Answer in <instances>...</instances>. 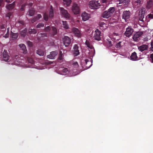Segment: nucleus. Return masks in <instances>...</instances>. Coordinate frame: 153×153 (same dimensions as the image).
Returning a JSON list of instances; mask_svg holds the SVG:
<instances>
[{
    "instance_id": "f257e3e1",
    "label": "nucleus",
    "mask_w": 153,
    "mask_h": 153,
    "mask_svg": "<svg viewBox=\"0 0 153 153\" xmlns=\"http://www.w3.org/2000/svg\"><path fill=\"white\" fill-rule=\"evenodd\" d=\"M78 68V65L77 62H74L72 63V66L70 68L69 71L66 68H64L62 69V71L59 74L62 75L67 74L68 76H71L76 75L79 73L77 71V69ZM60 71H61V70Z\"/></svg>"
},
{
    "instance_id": "f03ea898",
    "label": "nucleus",
    "mask_w": 153,
    "mask_h": 153,
    "mask_svg": "<svg viewBox=\"0 0 153 153\" xmlns=\"http://www.w3.org/2000/svg\"><path fill=\"white\" fill-rule=\"evenodd\" d=\"M102 5L99 1L95 0H93L90 1L88 4L89 7L92 9L95 10L98 9L100 6Z\"/></svg>"
},
{
    "instance_id": "7ed1b4c3",
    "label": "nucleus",
    "mask_w": 153,
    "mask_h": 153,
    "mask_svg": "<svg viewBox=\"0 0 153 153\" xmlns=\"http://www.w3.org/2000/svg\"><path fill=\"white\" fill-rule=\"evenodd\" d=\"M115 11L114 7H111L108 10L105 11L102 14V16L103 18L108 19L110 17Z\"/></svg>"
},
{
    "instance_id": "20e7f679",
    "label": "nucleus",
    "mask_w": 153,
    "mask_h": 153,
    "mask_svg": "<svg viewBox=\"0 0 153 153\" xmlns=\"http://www.w3.org/2000/svg\"><path fill=\"white\" fill-rule=\"evenodd\" d=\"M85 43L88 48L89 51V53L90 56L93 57L94 56L95 53L94 48H93L92 46L90 44L89 40H86Z\"/></svg>"
},
{
    "instance_id": "39448f33",
    "label": "nucleus",
    "mask_w": 153,
    "mask_h": 153,
    "mask_svg": "<svg viewBox=\"0 0 153 153\" xmlns=\"http://www.w3.org/2000/svg\"><path fill=\"white\" fill-rule=\"evenodd\" d=\"M101 32L99 30L96 29L94 33V38L97 40L99 41L101 39Z\"/></svg>"
},
{
    "instance_id": "423d86ee",
    "label": "nucleus",
    "mask_w": 153,
    "mask_h": 153,
    "mask_svg": "<svg viewBox=\"0 0 153 153\" xmlns=\"http://www.w3.org/2000/svg\"><path fill=\"white\" fill-rule=\"evenodd\" d=\"M81 17L82 20L85 22L91 18V15L89 14L84 12L81 14Z\"/></svg>"
},
{
    "instance_id": "0eeeda50",
    "label": "nucleus",
    "mask_w": 153,
    "mask_h": 153,
    "mask_svg": "<svg viewBox=\"0 0 153 153\" xmlns=\"http://www.w3.org/2000/svg\"><path fill=\"white\" fill-rule=\"evenodd\" d=\"M143 33L141 31H138L136 32L133 35V39L134 41L137 42L139 40V38L143 34Z\"/></svg>"
},
{
    "instance_id": "6e6552de",
    "label": "nucleus",
    "mask_w": 153,
    "mask_h": 153,
    "mask_svg": "<svg viewBox=\"0 0 153 153\" xmlns=\"http://www.w3.org/2000/svg\"><path fill=\"white\" fill-rule=\"evenodd\" d=\"M72 10L74 14H78L80 13V10L77 4H74L72 6Z\"/></svg>"
},
{
    "instance_id": "1a4fd4ad",
    "label": "nucleus",
    "mask_w": 153,
    "mask_h": 153,
    "mask_svg": "<svg viewBox=\"0 0 153 153\" xmlns=\"http://www.w3.org/2000/svg\"><path fill=\"white\" fill-rule=\"evenodd\" d=\"M133 31V29L131 27L129 26L126 29L124 33L125 35L127 36H129L132 34Z\"/></svg>"
},
{
    "instance_id": "9d476101",
    "label": "nucleus",
    "mask_w": 153,
    "mask_h": 153,
    "mask_svg": "<svg viewBox=\"0 0 153 153\" xmlns=\"http://www.w3.org/2000/svg\"><path fill=\"white\" fill-rule=\"evenodd\" d=\"M64 44L66 47L68 46L71 43V39L67 36H65L63 39Z\"/></svg>"
},
{
    "instance_id": "9b49d317",
    "label": "nucleus",
    "mask_w": 153,
    "mask_h": 153,
    "mask_svg": "<svg viewBox=\"0 0 153 153\" xmlns=\"http://www.w3.org/2000/svg\"><path fill=\"white\" fill-rule=\"evenodd\" d=\"M72 31L75 36L78 37H80L81 36V33L78 29L73 28L72 29Z\"/></svg>"
},
{
    "instance_id": "f8f14e48",
    "label": "nucleus",
    "mask_w": 153,
    "mask_h": 153,
    "mask_svg": "<svg viewBox=\"0 0 153 153\" xmlns=\"http://www.w3.org/2000/svg\"><path fill=\"white\" fill-rule=\"evenodd\" d=\"M130 12L129 11H126L123 12V18L125 21H127V19H128L130 16Z\"/></svg>"
},
{
    "instance_id": "ddd939ff",
    "label": "nucleus",
    "mask_w": 153,
    "mask_h": 153,
    "mask_svg": "<svg viewBox=\"0 0 153 153\" xmlns=\"http://www.w3.org/2000/svg\"><path fill=\"white\" fill-rule=\"evenodd\" d=\"M60 9L61 13L65 17L68 18L70 17V15L68 13L66 10L62 7H60Z\"/></svg>"
},
{
    "instance_id": "4468645a",
    "label": "nucleus",
    "mask_w": 153,
    "mask_h": 153,
    "mask_svg": "<svg viewBox=\"0 0 153 153\" xmlns=\"http://www.w3.org/2000/svg\"><path fill=\"white\" fill-rule=\"evenodd\" d=\"M99 25L100 29L102 30H104L107 28L108 26V24L102 22H100Z\"/></svg>"
},
{
    "instance_id": "2eb2a0df",
    "label": "nucleus",
    "mask_w": 153,
    "mask_h": 153,
    "mask_svg": "<svg viewBox=\"0 0 153 153\" xmlns=\"http://www.w3.org/2000/svg\"><path fill=\"white\" fill-rule=\"evenodd\" d=\"M9 56L7 52L6 51H4L3 53V60L5 61H8L9 59Z\"/></svg>"
},
{
    "instance_id": "dca6fc26",
    "label": "nucleus",
    "mask_w": 153,
    "mask_h": 153,
    "mask_svg": "<svg viewBox=\"0 0 153 153\" xmlns=\"http://www.w3.org/2000/svg\"><path fill=\"white\" fill-rule=\"evenodd\" d=\"M78 47L76 45H75L74 47L73 54L75 56H76L79 54Z\"/></svg>"
},
{
    "instance_id": "f3484780",
    "label": "nucleus",
    "mask_w": 153,
    "mask_h": 153,
    "mask_svg": "<svg viewBox=\"0 0 153 153\" xmlns=\"http://www.w3.org/2000/svg\"><path fill=\"white\" fill-rule=\"evenodd\" d=\"M57 54V52L53 51L50 53V54L48 56V57L50 59H54Z\"/></svg>"
},
{
    "instance_id": "a211bd4d",
    "label": "nucleus",
    "mask_w": 153,
    "mask_h": 153,
    "mask_svg": "<svg viewBox=\"0 0 153 153\" xmlns=\"http://www.w3.org/2000/svg\"><path fill=\"white\" fill-rule=\"evenodd\" d=\"M138 50L141 52H143V51L147 50L148 47L147 45H143L138 47Z\"/></svg>"
},
{
    "instance_id": "6ab92c4d",
    "label": "nucleus",
    "mask_w": 153,
    "mask_h": 153,
    "mask_svg": "<svg viewBox=\"0 0 153 153\" xmlns=\"http://www.w3.org/2000/svg\"><path fill=\"white\" fill-rule=\"evenodd\" d=\"M130 58L131 60L133 61H136L138 59L137 57L136 53L135 52H133L131 55Z\"/></svg>"
},
{
    "instance_id": "aec40b11",
    "label": "nucleus",
    "mask_w": 153,
    "mask_h": 153,
    "mask_svg": "<svg viewBox=\"0 0 153 153\" xmlns=\"http://www.w3.org/2000/svg\"><path fill=\"white\" fill-rule=\"evenodd\" d=\"M19 47L21 48L23 51L24 53H26L27 52V50L24 44H20L19 45Z\"/></svg>"
},
{
    "instance_id": "412c9836",
    "label": "nucleus",
    "mask_w": 153,
    "mask_h": 153,
    "mask_svg": "<svg viewBox=\"0 0 153 153\" xmlns=\"http://www.w3.org/2000/svg\"><path fill=\"white\" fill-rule=\"evenodd\" d=\"M113 37L115 41H118L120 39V36L117 33H114L113 34Z\"/></svg>"
},
{
    "instance_id": "4be33fe9",
    "label": "nucleus",
    "mask_w": 153,
    "mask_h": 153,
    "mask_svg": "<svg viewBox=\"0 0 153 153\" xmlns=\"http://www.w3.org/2000/svg\"><path fill=\"white\" fill-rule=\"evenodd\" d=\"M62 25L63 27L65 29H68L69 28V26L68 24L66 21H62Z\"/></svg>"
},
{
    "instance_id": "5701e85b",
    "label": "nucleus",
    "mask_w": 153,
    "mask_h": 153,
    "mask_svg": "<svg viewBox=\"0 0 153 153\" xmlns=\"http://www.w3.org/2000/svg\"><path fill=\"white\" fill-rule=\"evenodd\" d=\"M14 2H13L12 4H9L7 6L6 8L7 9L10 10L13 8L14 7Z\"/></svg>"
},
{
    "instance_id": "b1692460",
    "label": "nucleus",
    "mask_w": 153,
    "mask_h": 153,
    "mask_svg": "<svg viewBox=\"0 0 153 153\" xmlns=\"http://www.w3.org/2000/svg\"><path fill=\"white\" fill-rule=\"evenodd\" d=\"M63 3L64 4L68 6L71 3V0H63Z\"/></svg>"
},
{
    "instance_id": "393cba45",
    "label": "nucleus",
    "mask_w": 153,
    "mask_h": 153,
    "mask_svg": "<svg viewBox=\"0 0 153 153\" xmlns=\"http://www.w3.org/2000/svg\"><path fill=\"white\" fill-rule=\"evenodd\" d=\"M37 53L40 56H43L44 55V52L41 49L38 50L37 51Z\"/></svg>"
},
{
    "instance_id": "a878e982",
    "label": "nucleus",
    "mask_w": 153,
    "mask_h": 153,
    "mask_svg": "<svg viewBox=\"0 0 153 153\" xmlns=\"http://www.w3.org/2000/svg\"><path fill=\"white\" fill-rule=\"evenodd\" d=\"M152 1H149L147 2V7L149 9L152 6Z\"/></svg>"
},
{
    "instance_id": "bb28decb",
    "label": "nucleus",
    "mask_w": 153,
    "mask_h": 153,
    "mask_svg": "<svg viewBox=\"0 0 153 153\" xmlns=\"http://www.w3.org/2000/svg\"><path fill=\"white\" fill-rule=\"evenodd\" d=\"M119 4L123 3L124 4H128L129 2V0H119Z\"/></svg>"
},
{
    "instance_id": "cd10ccee",
    "label": "nucleus",
    "mask_w": 153,
    "mask_h": 153,
    "mask_svg": "<svg viewBox=\"0 0 153 153\" xmlns=\"http://www.w3.org/2000/svg\"><path fill=\"white\" fill-rule=\"evenodd\" d=\"M49 16L50 18L52 17L53 16V10L51 6V9L50 11Z\"/></svg>"
},
{
    "instance_id": "c85d7f7f",
    "label": "nucleus",
    "mask_w": 153,
    "mask_h": 153,
    "mask_svg": "<svg viewBox=\"0 0 153 153\" xmlns=\"http://www.w3.org/2000/svg\"><path fill=\"white\" fill-rule=\"evenodd\" d=\"M140 0H134V4L135 5L140 4Z\"/></svg>"
},
{
    "instance_id": "c756f323",
    "label": "nucleus",
    "mask_w": 153,
    "mask_h": 153,
    "mask_svg": "<svg viewBox=\"0 0 153 153\" xmlns=\"http://www.w3.org/2000/svg\"><path fill=\"white\" fill-rule=\"evenodd\" d=\"M34 13V11L33 10H29V15L32 16Z\"/></svg>"
},
{
    "instance_id": "7c9ffc66",
    "label": "nucleus",
    "mask_w": 153,
    "mask_h": 153,
    "mask_svg": "<svg viewBox=\"0 0 153 153\" xmlns=\"http://www.w3.org/2000/svg\"><path fill=\"white\" fill-rule=\"evenodd\" d=\"M52 30L53 31V35L56 34L57 33V31L55 27H52Z\"/></svg>"
},
{
    "instance_id": "2f4dec72",
    "label": "nucleus",
    "mask_w": 153,
    "mask_h": 153,
    "mask_svg": "<svg viewBox=\"0 0 153 153\" xmlns=\"http://www.w3.org/2000/svg\"><path fill=\"white\" fill-rule=\"evenodd\" d=\"M12 36L13 38L15 39L18 36V34L17 33H13L12 35Z\"/></svg>"
},
{
    "instance_id": "473e14b6",
    "label": "nucleus",
    "mask_w": 153,
    "mask_h": 153,
    "mask_svg": "<svg viewBox=\"0 0 153 153\" xmlns=\"http://www.w3.org/2000/svg\"><path fill=\"white\" fill-rule=\"evenodd\" d=\"M59 59L61 60L63 59V55L62 54V52L61 51H60V53L59 57Z\"/></svg>"
},
{
    "instance_id": "72a5a7b5",
    "label": "nucleus",
    "mask_w": 153,
    "mask_h": 153,
    "mask_svg": "<svg viewBox=\"0 0 153 153\" xmlns=\"http://www.w3.org/2000/svg\"><path fill=\"white\" fill-rule=\"evenodd\" d=\"M29 32L31 33H35L36 32V30L34 29H31L29 31Z\"/></svg>"
},
{
    "instance_id": "f704fd0d",
    "label": "nucleus",
    "mask_w": 153,
    "mask_h": 153,
    "mask_svg": "<svg viewBox=\"0 0 153 153\" xmlns=\"http://www.w3.org/2000/svg\"><path fill=\"white\" fill-rule=\"evenodd\" d=\"M44 17L45 20V21H47L48 20V17L46 13H45L44 15Z\"/></svg>"
},
{
    "instance_id": "c9c22d12",
    "label": "nucleus",
    "mask_w": 153,
    "mask_h": 153,
    "mask_svg": "<svg viewBox=\"0 0 153 153\" xmlns=\"http://www.w3.org/2000/svg\"><path fill=\"white\" fill-rule=\"evenodd\" d=\"M44 26V25L42 23L39 24L37 26V28H40L43 27Z\"/></svg>"
},
{
    "instance_id": "e433bc0d",
    "label": "nucleus",
    "mask_w": 153,
    "mask_h": 153,
    "mask_svg": "<svg viewBox=\"0 0 153 153\" xmlns=\"http://www.w3.org/2000/svg\"><path fill=\"white\" fill-rule=\"evenodd\" d=\"M4 5L3 0H0V7L3 6Z\"/></svg>"
},
{
    "instance_id": "4c0bfd02",
    "label": "nucleus",
    "mask_w": 153,
    "mask_h": 153,
    "mask_svg": "<svg viewBox=\"0 0 153 153\" xmlns=\"http://www.w3.org/2000/svg\"><path fill=\"white\" fill-rule=\"evenodd\" d=\"M11 15V13H8L6 15V17H7L8 19H9Z\"/></svg>"
},
{
    "instance_id": "58836bf2",
    "label": "nucleus",
    "mask_w": 153,
    "mask_h": 153,
    "mask_svg": "<svg viewBox=\"0 0 153 153\" xmlns=\"http://www.w3.org/2000/svg\"><path fill=\"white\" fill-rule=\"evenodd\" d=\"M26 30H25L24 31H22L21 32V34L22 36L25 35V34L26 33Z\"/></svg>"
},
{
    "instance_id": "ea45409f",
    "label": "nucleus",
    "mask_w": 153,
    "mask_h": 153,
    "mask_svg": "<svg viewBox=\"0 0 153 153\" xmlns=\"http://www.w3.org/2000/svg\"><path fill=\"white\" fill-rule=\"evenodd\" d=\"M106 1L107 0H100V2L102 4V3H106Z\"/></svg>"
},
{
    "instance_id": "a19ab883",
    "label": "nucleus",
    "mask_w": 153,
    "mask_h": 153,
    "mask_svg": "<svg viewBox=\"0 0 153 153\" xmlns=\"http://www.w3.org/2000/svg\"><path fill=\"white\" fill-rule=\"evenodd\" d=\"M148 17L149 18H151V19H152L153 18V14H150L148 15Z\"/></svg>"
},
{
    "instance_id": "79ce46f5",
    "label": "nucleus",
    "mask_w": 153,
    "mask_h": 153,
    "mask_svg": "<svg viewBox=\"0 0 153 153\" xmlns=\"http://www.w3.org/2000/svg\"><path fill=\"white\" fill-rule=\"evenodd\" d=\"M142 13V16L141 17V19H143V18H144V14H144V11H143L142 10V12H141Z\"/></svg>"
},
{
    "instance_id": "37998d69",
    "label": "nucleus",
    "mask_w": 153,
    "mask_h": 153,
    "mask_svg": "<svg viewBox=\"0 0 153 153\" xmlns=\"http://www.w3.org/2000/svg\"><path fill=\"white\" fill-rule=\"evenodd\" d=\"M150 58H151V62L152 63L153 62V56L152 54H151L150 55Z\"/></svg>"
},
{
    "instance_id": "c03bdc74",
    "label": "nucleus",
    "mask_w": 153,
    "mask_h": 153,
    "mask_svg": "<svg viewBox=\"0 0 153 153\" xmlns=\"http://www.w3.org/2000/svg\"><path fill=\"white\" fill-rule=\"evenodd\" d=\"M50 27L49 26H48V27H46V28H45V30L46 31H48V30L50 29Z\"/></svg>"
},
{
    "instance_id": "a18cd8bd",
    "label": "nucleus",
    "mask_w": 153,
    "mask_h": 153,
    "mask_svg": "<svg viewBox=\"0 0 153 153\" xmlns=\"http://www.w3.org/2000/svg\"><path fill=\"white\" fill-rule=\"evenodd\" d=\"M121 42H119L117 45V47H120V44L121 43Z\"/></svg>"
},
{
    "instance_id": "49530a36",
    "label": "nucleus",
    "mask_w": 153,
    "mask_h": 153,
    "mask_svg": "<svg viewBox=\"0 0 153 153\" xmlns=\"http://www.w3.org/2000/svg\"><path fill=\"white\" fill-rule=\"evenodd\" d=\"M37 17H38L37 19H38L40 18H41L42 17V16L41 15L38 14L37 16Z\"/></svg>"
},
{
    "instance_id": "de8ad7c7",
    "label": "nucleus",
    "mask_w": 153,
    "mask_h": 153,
    "mask_svg": "<svg viewBox=\"0 0 153 153\" xmlns=\"http://www.w3.org/2000/svg\"><path fill=\"white\" fill-rule=\"evenodd\" d=\"M25 6V5H22V6L21 8L20 9L21 10H23L24 9H23V7H24Z\"/></svg>"
},
{
    "instance_id": "09e8293b",
    "label": "nucleus",
    "mask_w": 153,
    "mask_h": 153,
    "mask_svg": "<svg viewBox=\"0 0 153 153\" xmlns=\"http://www.w3.org/2000/svg\"><path fill=\"white\" fill-rule=\"evenodd\" d=\"M37 20V19H36L35 20H31V22H32V23H33L36 20Z\"/></svg>"
},
{
    "instance_id": "8fccbe9b",
    "label": "nucleus",
    "mask_w": 153,
    "mask_h": 153,
    "mask_svg": "<svg viewBox=\"0 0 153 153\" xmlns=\"http://www.w3.org/2000/svg\"><path fill=\"white\" fill-rule=\"evenodd\" d=\"M88 61V59H86L85 60V62H86V64L87 63V62Z\"/></svg>"
},
{
    "instance_id": "3c124183",
    "label": "nucleus",
    "mask_w": 153,
    "mask_h": 153,
    "mask_svg": "<svg viewBox=\"0 0 153 153\" xmlns=\"http://www.w3.org/2000/svg\"><path fill=\"white\" fill-rule=\"evenodd\" d=\"M6 1L7 2H9L10 1H9V0H6Z\"/></svg>"
},
{
    "instance_id": "603ef678",
    "label": "nucleus",
    "mask_w": 153,
    "mask_h": 153,
    "mask_svg": "<svg viewBox=\"0 0 153 153\" xmlns=\"http://www.w3.org/2000/svg\"><path fill=\"white\" fill-rule=\"evenodd\" d=\"M15 64L16 65H19V64L16 63V62H15Z\"/></svg>"
},
{
    "instance_id": "864d4df0",
    "label": "nucleus",
    "mask_w": 153,
    "mask_h": 153,
    "mask_svg": "<svg viewBox=\"0 0 153 153\" xmlns=\"http://www.w3.org/2000/svg\"><path fill=\"white\" fill-rule=\"evenodd\" d=\"M140 21H143V19H140Z\"/></svg>"
},
{
    "instance_id": "5fc2aeb1",
    "label": "nucleus",
    "mask_w": 153,
    "mask_h": 153,
    "mask_svg": "<svg viewBox=\"0 0 153 153\" xmlns=\"http://www.w3.org/2000/svg\"><path fill=\"white\" fill-rule=\"evenodd\" d=\"M7 30H8V31H9V30H8V28H7Z\"/></svg>"
},
{
    "instance_id": "6e6d98bb",
    "label": "nucleus",
    "mask_w": 153,
    "mask_h": 153,
    "mask_svg": "<svg viewBox=\"0 0 153 153\" xmlns=\"http://www.w3.org/2000/svg\"><path fill=\"white\" fill-rule=\"evenodd\" d=\"M151 45H152V42L151 43Z\"/></svg>"
},
{
    "instance_id": "4d7b16f0",
    "label": "nucleus",
    "mask_w": 153,
    "mask_h": 153,
    "mask_svg": "<svg viewBox=\"0 0 153 153\" xmlns=\"http://www.w3.org/2000/svg\"><path fill=\"white\" fill-rule=\"evenodd\" d=\"M72 22H74V20H73V21H72Z\"/></svg>"
},
{
    "instance_id": "13d9d810",
    "label": "nucleus",
    "mask_w": 153,
    "mask_h": 153,
    "mask_svg": "<svg viewBox=\"0 0 153 153\" xmlns=\"http://www.w3.org/2000/svg\"><path fill=\"white\" fill-rule=\"evenodd\" d=\"M112 46V45H110V46Z\"/></svg>"
}]
</instances>
